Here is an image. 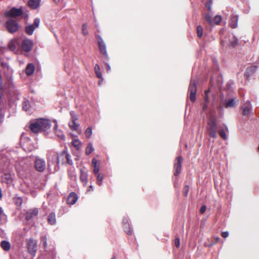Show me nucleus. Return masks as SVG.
<instances>
[{
  "instance_id": "36",
  "label": "nucleus",
  "mask_w": 259,
  "mask_h": 259,
  "mask_svg": "<svg viewBox=\"0 0 259 259\" xmlns=\"http://www.w3.org/2000/svg\"><path fill=\"white\" fill-rule=\"evenodd\" d=\"M73 146L77 149L78 150L80 147V142L77 139H74L73 140L72 142Z\"/></svg>"
},
{
  "instance_id": "42",
  "label": "nucleus",
  "mask_w": 259,
  "mask_h": 259,
  "mask_svg": "<svg viewBox=\"0 0 259 259\" xmlns=\"http://www.w3.org/2000/svg\"><path fill=\"white\" fill-rule=\"evenodd\" d=\"M189 191V187L188 185H186L184 187L183 190V193L185 196L187 197L188 194V192Z\"/></svg>"
},
{
  "instance_id": "43",
  "label": "nucleus",
  "mask_w": 259,
  "mask_h": 259,
  "mask_svg": "<svg viewBox=\"0 0 259 259\" xmlns=\"http://www.w3.org/2000/svg\"><path fill=\"white\" fill-rule=\"evenodd\" d=\"M205 19L210 24H213V21L212 19H211V16L209 14H207L205 15Z\"/></svg>"
},
{
  "instance_id": "53",
  "label": "nucleus",
  "mask_w": 259,
  "mask_h": 259,
  "mask_svg": "<svg viewBox=\"0 0 259 259\" xmlns=\"http://www.w3.org/2000/svg\"><path fill=\"white\" fill-rule=\"evenodd\" d=\"M204 101H205V103H208V102H209V97H208V95H205Z\"/></svg>"
},
{
  "instance_id": "57",
  "label": "nucleus",
  "mask_w": 259,
  "mask_h": 259,
  "mask_svg": "<svg viewBox=\"0 0 259 259\" xmlns=\"http://www.w3.org/2000/svg\"><path fill=\"white\" fill-rule=\"evenodd\" d=\"M207 104H208V103H206L203 105V110H205L207 108Z\"/></svg>"
},
{
  "instance_id": "9",
  "label": "nucleus",
  "mask_w": 259,
  "mask_h": 259,
  "mask_svg": "<svg viewBox=\"0 0 259 259\" xmlns=\"http://www.w3.org/2000/svg\"><path fill=\"white\" fill-rule=\"evenodd\" d=\"M23 10L21 8L17 9L13 8L10 10L6 12L5 15L7 17H16L20 16L23 14Z\"/></svg>"
},
{
  "instance_id": "12",
  "label": "nucleus",
  "mask_w": 259,
  "mask_h": 259,
  "mask_svg": "<svg viewBox=\"0 0 259 259\" xmlns=\"http://www.w3.org/2000/svg\"><path fill=\"white\" fill-rule=\"evenodd\" d=\"M77 199V195L75 192H71L67 198V203L70 205H73L76 203Z\"/></svg>"
},
{
  "instance_id": "21",
  "label": "nucleus",
  "mask_w": 259,
  "mask_h": 259,
  "mask_svg": "<svg viewBox=\"0 0 259 259\" xmlns=\"http://www.w3.org/2000/svg\"><path fill=\"white\" fill-rule=\"evenodd\" d=\"M238 17L236 15H232L231 18L230 22V25L231 27L235 28L237 26Z\"/></svg>"
},
{
  "instance_id": "34",
  "label": "nucleus",
  "mask_w": 259,
  "mask_h": 259,
  "mask_svg": "<svg viewBox=\"0 0 259 259\" xmlns=\"http://www.w3.org/2000/svg\"><path fill=\"white\" fill-rule=\"evenodd\" d=\"M222 20V17L220 15H216L213 19V24L218 25L220 23Z\"/></svg>"
},
{
  "instance_id": "27",
  "label": "nucleus",
  "mask_w": 259,
  "mask_h": 259,
  "mask_svg": "<svg viewBox=\"0 0 259 259\" xmlns=\"http://www.w3.org/2000/svg\"><path fill=\"white\" fill-rule=\"evenodd\" d=\"M18 43L17 40H12L9 42L8 46L11 50L15 51L16 49Z\"/></svg>"
},
{
  "instance_id": "46",
  "label": "nucleus",
  "mask_w": 259,
  "mask_h": 259,
  "mask_svg": "<svg viewBox=\"0 0 259 259\" xmlns=\"http://www.w3.org/2000/svg\"><path fill=\"white\" fill-rule=\"evenodd\" d=\"M175 245L177 247H179L180 245V240L179 238H177L175 239Z\"/></svg>"
},
{
  "instance_id": "4",
  "label": "nucleus",
  "mask_w": 259,
  "mask_h": 259,
  "mask_svg": "<svg viewBox=\"0 0 259 259\" xmlns=\"http://www.w3.org/2000/svg\"><path fill=\"white\" fill-rule=\"evenodd\" d=\"M6 26L8 32L11 33L17 32L20 27L18 22L12 19H9L7 21Z\"/></svg>"
},
{
  "instance_id": "30",
  "label": "nucleus",
  "mask_w": 259,
  "mask_h": 259,
  "mask_svg": "<svg viewBox=\"0 0 259 259\" xmlns=\"http://www.w3.org/2000/svg\"><path fill=\"white\" fill-rule=\"evenodd\" d=\"M95 175L97 177V184L100 186H101L104 178V175L98 174Z\"/></svg>"
},
{
  "instance_id": "62",
  "label": "nucleus",
  "mask_w": 259,
  "mask_h": 259,
  "mask_svg": "<svg viewBox=\"0 0 259 259\" xmlns=\"http://www.w3.org/2000/svg\"><path fill=\"white\" fill-rule=\"evenodd\" d=\"M224 41H222V42H221V44H222L223 46H224Z\"/></svg>"
},
{
  "instance_id": "47",
  "label": "nucleus",
  "mask_w": 259,
  "mask_h": 259,
  "mask_svg": "<svg viewBox=\"0 0 259 259\" xmlns=\"http://www.w3.org/2000/svg\"><path fill=\"white\" fill-rule=\"evenodd\" d=\"M97 160L95 158H93L92 159V166L94 167H96V166H98V165H97Z\"/></svg>"
},
{
  "instance_id": "2",
  "label": "nucleus",
  "mask_w": 259,
  "mask_h": 259,
  "mask_svg": "<svg viewBox=\"0 0 259 259\" xmlns=\"http://www.w3.org/2000/svg\"><path fill=\"white\" fill-rule=\"evenodd\" d=\"M206 131L208 134L212 138L217 137L218 126L216 119L214 117L211 116L207 123Z\"/></svg>"
},
{
  "instance_id": "39",
  "label": "nucleus",
  "mask_w": 259,
  "mask_h": 259,
  "mask_svg": "<svg viewBox=\"0 0 259 259\" xmlns=\"http://www.w3.org/2000/svg\"><path fill=\"white\" fill-rule=\"evenodd\" d=\"M197 34L199 38L203 35V28L200 25L198 26L197 27Z\"/></svg>"
},
{
  "instance_id": "13",
  "label": "nucleus",
  "mask_w": 259,
  "mask_h": 259,
  "mask_svg": "<svg viewBox=\"0 0 259 259\" xmlns=\"http://www.w3.org/2000/svg\"><path fill=\"white\" fill-rule=\"evenodd\" d=\"M77 120H71L69 123V126L72 131H75L78 133H80L79 124L76 123Z\"/></svg>"
},
{
  "instance_id": "59",
  "label": "nucleus",
  "mask_w": 259,
  "mask_h": 259,
  "mask_svg": "<svg viewBox=\"0 0 259 259\" xmlns=\"http://www.w3.org/2000/svg\"><path fill=\"white\" fill-rule=\"evenodd\" d=\"M93 187L91 185L90 187V189L88 190V191H93Z\"/></svg>"
},
{
  "instance_id": "45",
  "label": "nucleus",
  "mask_w": 259,
  "mask_h": 259,
  "mask_svg": "<svg viewBox=\"0 0 259 259\" xmlns=\"http://www.w3.org/2000/svg\"><path fill=\"white\" fill-rule=\"evenodd\" d=\"M39 23L40 19L38 18H36L34 19V23L32 25H34L36 28L39 26Z\"/></svg>"
},
{
  "instance_id": "24",
  "label": "nucleus",
  "mask_w": 259,
  "mask_h": 259,
  "mask_svg": "<svg viewBox=\"0 0 259 259\" xmlns=\"http://www.w3.org/2000/svg\"><path fill=\"white\" fill-rule=\"evenodd\" d=\"M236 102L235 99H231L228 101H226L225 104L226 108L234 107H235Z\"/></svg>"
},
{
  "instance_id": "11",
  "label": "nucleus",
  "mask_w": 259,
  "mask_h": 259,
  "mask_svg": "<svg viewBox=\"0 0 259 259\" xmlns=\"http://www.w3.org/2000/svg\"><path fill=\"white\" fill-rule=\"evenodd\" d=\"M61 157H64L65 158V160H66V163H68L69 165L73 164V162L72 160L70 159V156L66 150H64L59 154V161H60Z\"/></svg>"
},
{
  "instance_id": "33",
  "label": "nucleus",
  "mask_w": 259,
  "mask_h": 259,
  "mask_svg": "<svg viewBox=\"0 0 259 259\" xmlns=\"http://www.w3.org/2000/svg\"><path fill=\"white\" fill-rule=\"evenodd\" d=\"M4 176L5 177L3 178L4 182H5L4 179L6 180L5 182L7 184H9L12 182V177L10 174H5Z\"/></svg>"
},
{
  "instance_id": "28",
  "label": "nucleus",
  "mask_w": 259,
  "mask_h": 259,
  "mask_svg": "<svg viewBox=\"0 0 259 259\" xmlns=\"http://www.w3.org/2000/svg\"><path fill=\"white\" fill-rule=\"evenodd\" d=\"M40 243L42 244L43 247L46 249L47 247V236L46 235H42L40 237Z\"/></svg>"
},
{
  "instance_id": "61",
  "label": "nucleus",
  "mask_w": 259,
  "mask_h": 259,
  "mask_svg": "<svg viewBox=\"0 0 259 259\" xmlns=\"http://www.w3.org/2000/svg\"><path fill=\"white\" fill-rule=\"evenodd\" d=\"M52 256H53L52 259H54L55 254L53 252L52 253Z\"/></svg>"
},
{
  "instance_id": "49",
  "label": "nucleus",
  "mask_w": 259,
  "mask_h": 259,
  "mask_svg": "<svg viewBox=\"0 0 259 259\" xmlns=\"http://www.w3.org/2000/svg\"><path fill=\"white\" fill-rule=\"evenodd\" d=\"M211 4H212V1L211 0H209V3L205 5V7L206 8H207V9H208V10L209 11L211 10Z\"/></svg>"
},
{
  "instance_id": "35",
  "label": "nucleus",
  "mask_w": 259,
  "mask_h": 259,
  "mask_svg": "<svg viewBox=\"0 0 259 259\" xmlns=\"http://www.w3.org/2000/svg\"><path fill=\"white\" fill-rule=\"evenodd\" d=\"M230 46L235 47L237 45V39L234 36H232L231 39L230 40Z\"/></svg>"
},
{
  "instance_id": "7",
  "label": "nucleus",
  "mask_w": 259,
  "mask_h": 259,
  "mask_svg": "<svg viewBox=\"0 0 259 259\" xmlns=\"http://www.w3.org/2000/svg\"><path fill=\"white\" fill-rule=\"evenodd\" d=\"M96 37L98 41V47L100 53L104 55L105 58L108 59V56L106 50V46L105 42L99 35H97Z\"/></svg>"
},
{
  "instance_id": "51",
  "label": "nucleus",
  "mask_w": 259,
  "mask_h": 259,
  "mask_svg": "<svg viewBox=\"0 0 259 259\" xmlns=\"http://www.w3.org/2000/svg\"><path fill=\"white\" fill-rule=\"evenodd\" d=\"M5 158L1 156V160L3 159V160L5 162V164L6 165L7 167H9V166H10V161L9 160H7V161L5 162V161L4 160V159Z\"/></svg>"
},
{
  "instance_id": "41",
  "label": "nucleus",
  "mask_w": 259,
  "mask_h": 259,
  "mask_svg": "<svg viewBox=\"0 0 259 259\" xmlns=\"http://www.w3.org/2000/svg\"><path fill=\"white\" fill-rule=\"evenodd\" d=\"M59 154L57 155V163L58 164L60 163L62 164H65L66 163V160H65V158L64 157H61L60 159V161H59Z\"/></svg>"
},
{
  "instance_id": "18",
  "label": "nucleus",
  "mask_w": 259,
  "mask_h": 259,
  "mask_svg": "<svg viewBox=\"0 0 259 259\" xmlns=\"http://www.w3.org/2000/svg\"><path fill=\"white\" fill-rule=\"evenodd\" d=\"M48 222L51 225H54L56 223V214L55 212H51L48 217Z\"/></svg>"
},
{
  "instance_id": "14",
  "label": "nucleus",
  "mask_w": 259,
  "mask_h": 259,
  "mask_svg": "<svg viewBox=\"0 0 259 259\" xmlns=\"http://www.w3.org/2000/svg\"><path fill=\"white\" fill-rule=\"evenodd\" d=\"M80 180L82 182L83 185L84 187L86 186L88 181V175L86 172L82 170H80Z\"/></svg>"
},
{
  "instance_id": "55",
  "label": "nucleus",
  "mask_w": 259,
  "mask_h": 259,
  "mask_svg": "<svg viewBox=\"0 0 259 259\" xmlns=\"http://www.w3.org/2000/svg\"><path fill=\"white\" fill-rule=\"evenodd\" d=\"M106 67L107 71H109L110 70V67L108 64L106 63Z\"/></svg>"
},
{
  "instance_id": "25",
  "label": "nucleus",
  "mask_w": 259,
  "mask_h": 259,
  "mask_svg": "<svg viewBox=\"0 0 259 259\" xmlns=\"http://www.w3.org/2000/svg\"><path fill=\"white\" fill-rule=\"evenodd\" d=\"M95 72L97 77L99 79L102 78V74L98 64H96L94 67Z\"/></svg>"
},
{
  "instance_id": "58",
  "label": "nucleus",
  "mask_w": 259,
  "mask_h": 259,
  "mask_svg": "<svg viewBox=\"0 0 259 259\" xmlns=\"http://www.w3.org/2000/svg\"><path fill=\"white\" fill-rule=\"evenodd\" d=\"M220 241V238L217 237L215 238V243H218Z\"/></svg>"
},
{
  "instance_id": "16",
  "label": "nucleus",
  "mask_w": 259,
  "mask_h": 259,
  "mask_svg": "<svg viewBox=\"0 0 259 259\" xmlns=\"http://www.w3.org/2000/svg\"><path fill=\"white\" fill-rule=\"evenodd\" d=\"M35 67L34 65L32 63L28 64L25 69V73L28 76H30L32 75L34 71Z\"/></svg>"
},
{
  "instance_id": "40",
  "label": "nucleus",
  "mask_w": 259,
  "mask_h": 259,
  "mask_svg": "<svg viewBox=\"0 0 259 259\" xmlns=\"http://www.w3.org/2000/svg\"><path fill=\"white\" fill-rule=\"evenodd\" d=\"M15 203L18 206H21L22 203V199L20 197H15L14 198Z\"/></svg>"
},
{
  "instance_id": "6",
  "label": "nucleus",
  "mask_w": 259,
  "mask_h": 259,
  "mask_svg": "<svg viewBox=\"0 0 259 259\" xmlns=\"http://www.w3.org/2000/svg\"><path fill=\"white\" fill-rule=\"evenodd\" d=\"M196 84L197 82L195 80H191L188 89V92L190 93L189 98L192 102H194L196 100Z\"/></svg>"
},
{
  "instance_id": "23",
  "label": "nucleus",
  "mask_w": 259,
  "mask_h": 259,
  "mask_svg": "<svg viewBox=\"0 0 259 259\" xmlns=\"http://www.w3.org/2000/svg\"><path fill=\"white\" fill-rule=\"evenodd\" d=\"M1 247L6 251H8L11 248V244L7 241H1Z\"/></svg>"
},
{
  "instance_id": "50",
  "label": "nucleus",
  "mask_w": 259,
  "mask_h": 259,
  "mask_svg": "<svg viewBox=\"0 0 259 259\" xmlns=\"http://www.w3.org/2000/svg\"><path fill=\"white\" fill-rule=\"evenodd\" d=\"M206 206L205 205H202L200 209V212L201 213H204L206 210Z\"/></svg>"
},
{
  "instance_id": "31",
  "label": "nucleus",
  "mask_w": 259,
  "mask_h": 259,
  "mask_svg": "<svg viewBox=\"0 0 259 259\" xmlns=\"http://www.w3.org/2000/svg\"><path fill=\"white\" fill-rule=\"evenodd\" d=\"M30 107V103L28 100H25L23 103V109L25 111L29 110Z\"/></svg>"
},
{
  "instance_id": "37",
  "label": "nucleus",
  "mask_w": 259,
  "mask_h": 259,
  "mask_svg": "<svg viewBox=\"0 0 259 259\" xmlns=\"http://www.w3.org/2000/svg\"><path fill=\"white\" fill-rule=\"evenodd\" d=\"M85 135L87 138H90L92 135V128L91 127H88L84 132Z\"/></svg>"
},
{
  "instance_id": "48",
  "label": "nucleus",
  "mask_w": 259,
  "mask_h": 259,
  "mask_svg": "<svg viewBox=\"0 0 259 259\" xmlns=\"http://www.w3.org/2000/svg\"><path fill=\"white\" fill-rule=\"evenodd\" d=\"M94 173L95 175H97V174H100L99 173V166H96V167H94Z\"/></svg>"
},
{
  "instance_id": "29",
  "label": "nucleus",
  "mask_w": 259,
  "mask_h": 259,
  "mask_svg": "<svg viewBox=\"0 0 259 259\" xmlns=\"http://www.w3.org/2000/svg\"><path fill=\"white\" fill-rule=\"evenodd\" d=\"M94 149L92 144L91 143H89L85 149V154L87 155H89L94 151Z\"/></svg>"
},
{
  "instance_id": "3",
  "label": "nucleus",
  "mask_w": 259,
  "mask_h": 259,
  "mask_svg": "<svg viewBox=\"0 0 259 259\" xmlns=\"http://www.w3.org/2000/svg\"><path fill=\"white\" fill-rule=\"evenodd\" d=\"M26 247L28 252L32 256H35L37 250V242L33 239H29L27 240Z\"/></svg>"
},
{
  "instance_id": "10",
  "label": "nucleus",
  "mask_w": 259,
  "mask_h": 259,
  "mask_svg": "<svg viewBox=\"0 0 259 259\" xmlns=\"http://www.w3.org/2000/svg\"><path fill=\"white\" fill-rule=\"evenodd\" d=\"M33 41L29 39H24L22 43V49L25 52H29L33 47Z\"/></svg>"
},
{
  "instance_id": "44",
  "label": "nucleus",
  "mask_w": 259,
  "mask_h": 259,
  "mask_svg": "<svg viewBox=\"0 0 259 259\" xmlns=\"http://www.w3.org/2000/svg\"><path fill=\"white\" fill-rule=\"evenodd\" d=\"M70 114L71 116V120H77L78 117L77 115L75 114V113L73 111H71L70 112Z\"/></svg>"
},
{
  "instance_id": "19",
  "label": "nucleus",
  "mask_w": 259,
  "mask_h": 259,
  "mask_svg": "<svg viewBox=\"0 0 259 259\" xmlns=\"http://www.w3.org/2000/svg\"><path fill=\"white\" fill-rule=\"evenodd\" d=\"M54 122H55V125L54 126V130H55V132L56 135L60 139L64 140L65 138V135H64V134L61 130H59L57 129L58 124H57V121L56 120H55Z\"/></svg>"
},
{
  "instance_id": "52",
  "label": "nucleus",
  "mask_w": 259,
  "mask_h": 259,
  "mask_svg": "<svg viewBox=\"0 0 259 259\" xmlns=\"http://www.w3.org/2000/svg\"><path fill=\"white\" fill-rule=\"evenodd\" d=\"M221 235H222V236L223 238H227V237H228V236H229V232H227V231H226V232H223L222 233V234H221Z\"/></svg>"
},
{
  "instance_id": "26",
  "label": "nucleus",
  "mask_w": 259,
  "mask_h": 259,
  "mask_svg": "<svg viewBox=\"0 0 259 259\" xmlns=\"http://www.w3.org/2000/svg\"><path fill=\"white\" fill-rule=\"evenodd\" d=\"M242 110H243V114L244 115H248L249 114L250 110H251V106L250 103H248L247 104V105L245 107H242Z\"/></svg>"
},
{
  "instance_id": "54",
  "label": "nucleus",
  "mask_w": 259,
  "mask_h": 259,
  "mask_svg": "<svg viewBox=\"0 0 259 259\" xmlns=\"http://www.w3.org/2000/svg\"><path fill=\"white\" fill-rule=\"evenodd\" d=\"M256 68V66H252V67H250L247 68V70L254 71L255 70Z\"/></svg>"
},
{
  "instance_id": "63",
  "label": "nucleus",
  "mask_w": 259,
  "mask_h": 259,
  "mask_svg": "<svg viewBox=\"0 0 259 259\" xmlns=\"http://www.w3.org/2000/svg\"><path fill=\"white\" fill-rule=\"evenodd\" d=\"M111 259H116V257H115V256H113L111 258Z\"/></svg>"
},
{
  "instance_id": "20",
  "label": "nucleus",
  "mask_w": 259,
  "mask_h": 259,
  "mask_svg": "<svg viewBox=\"0 0 259 259\" xmlns=\"http://www.w3.org/2000/svg\"><path fill=\"white\" fill-rule=\"evenodd\" d=\"M35 29V27L34 26V25L30 24L25 27V32L27 34L29 35H31L33 34V31Z\"/></svg>"
},
{
  "instance_id": "22",
  "label": "nucleus",
  "mask_w": 259,
  "mask_h": 259,
  "mask_svg": "<svg viewBox=\"0 0 259 259\" xmlns=\"http://www.w3.org/2000/svg\"><path fill=\"white\" fill-rule=\"evenodd\" d=\"M226 132H228V128L227 126H226L225 128H221L218 131L219 135L224 140L227 139Z\"/></svg>"
},
{
  "instance_id": "32",
  "label": "nucleus",
  "mask_w": 259,
  "mask_h": 259,
  "mask_svg": "<svg viewBox=\"0 0 259 259\" xmlns=\"http://www.w3.org/2000/svg\"><path fill=\"white\" fill-rule=\"evenodd\" d=\"M123 228L124 231L127 234H128V235H131L132 234V231L131 230V228L128 223H124L123 225Z\"/></svg>"
},
{
  "instance_id": "64",
  "label": "nucleus",
  "mask_w": 259,
  "mask_h": 259,
  "mask_svg": "<svg viewBox=\"0 0 259 259\" xmlns=\"http://www.w3.org/2000/svg\"><path fill=\"white\" fill-rule=\"evenodd\" d=\"M257 149H258V151H259V145H258V147L257 148Z\"/></svg>"
},
{
  "instance_id": "17",
  "label": "nucleus",
  "mask_w": 259,
  "mask_h": 259,
  "mask_svg": "<svg viewBox=\"0 0 259 259\" xmlns=\"http://www.w3.org/2000/svg\"><path fill=\"white\" fill-rule=\"evenodd\" d=\"M40 2V0H29L28 5L32 9H36L39 6Z\"/></svg>"
},
{
  "instance_id": "1",
  "label": "nucleus",
  "mask_w": 259,
  "mask_h": 259,
  "mask_svg": "<svg viewBox=\"0 0 259 259\" xmlns=\"http://www.w3.org/2000/svg\"><path fill=\"white\" fill-rule=\"evenodd\" d=\"M51 126V120L48 119L39 118L31 122L29 128L32 133L37 134L47 131L50 128Z\"/></svg>"
},
{
  "instance_id": "60",
  "label": "nucleus",
  "mask_w": 259,
  "mask_h": 259,
  "mask_svg": "<svg viewBox=\"0 0 259 259\" xmlns=\"http://www.w3.org/2000/svg\"><path fill=\"white\" fill-rule=\"evenodd\" d=\"M55 3H58L60 0H53Z\"/></svg>"
},
{
  "instance_id": "15",
  "label": "nucleus",
  "mask_w": 259,
  "mask_h": 259,
  "mask_svg": "<svg viewBox=\"0 0 259 259\" xmlns=\"http://www.w3.org/2000/svg\"><path fill=\"white\" fill-rule=\"evenodd\" d=\"M38 214V210L37 209H34L32 210H30L27 211L26 214V219L27 220H29L33 217H36Z\"/></svg>"
},
{
  "instance_id": "5",
  "label": "nucleus",
  "mask_w": 259,
  "mask_h": 259,
  "mask_svg": "<svg viewBox=\"0 0 259 259\" xmlns=\"http://www.w3.org/2000/svg\"><path fill=\"white\" fill-rule=\"evenodd\" d=\"M34 168L36 171L43 172L46 168V163L44 159L37 157L34 163Z\"/></svg>"
},
{
  "instance_id": "8",
  "label": "nucleus",
  "mask_w": 259,
  "mask_h": 259,
  "mask_svg": "<svg viewBox=\"0 0 259 259\" xmlns=\"http://www.w3.org/2000/svg\"><path fill=\"white\" fill-rule=\"evenodd\" d=\"M183 160V158L181 156H179L176 158L174 166L175 170L174 175L175 176H178L181 172Z\"/></svg>"
},
{
  "instance_id": "38",
  "label": "nucleus",
  "mask_w": 259,
  "mask_h": 259,
  "mask_svg": "<svg viewBox=\"0 0 259 259\" xmlns=\"http://www.w3.org/2000/svg\"><path fill=\"white\" fill-rule=\"evenodd\" d=\"M88 26L86 23H84L82 25V34L85 36L88 34Z\"/></svg>"
},
{
  "instance_id": "56",
  "label": "nucleus",
  "mask_w": 259,
  "mask_h": 259,
  "mask_svg": "<svg viewBox=\"0 0 259 259\" xmlns=\"http://www.w3.org/2000/svg\"><path fill=\"white\" fill-rule=\"evenodd\" d=\"M210 89H208L205 91V95H208L209 93H210Z\"/></svg>"
}]
</instances>
